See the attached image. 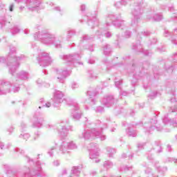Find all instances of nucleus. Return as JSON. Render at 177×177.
I'll return each instance as SVG.
<instances>
[{
  "mask_svg": "<svg viewBox=\"0 0 177 177\" xmlns=\"http://www.w3.org/2000/svg\"><path fill=\"white\" fill-rule=\"evenodd\" d=\"M10 11L13 12V6H10Z\"/></svg>",
  "mask_w": 177,
  "mask_h": 177,
  "instance_id": "nucleus-1",
  "label": "nucleus"
}]
</instances>
